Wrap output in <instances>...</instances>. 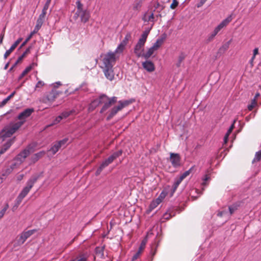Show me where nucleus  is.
I'll list each match as a JSON object with an SVG mask.
<instances>
[{"mask_svg": "<svg viewBox=\"0 0 261 261\" xmlns=\"http://www.w3.org/2000/svg\"><path fill=\"white\" fill-rule=\"evenodd\" d=\"M255 104H256L255 100L254 99L252 100L251 103L248 106V110H250V111H251L253 109V108L254 107Z\"/></svg>", "mask_w": 261, "mask_h": 261, "instance_id": "obj_46", "label": "nucleus"}, {"mask_svg": "<svg viewBox=\"0 0 261 261\" xmlns=\"http://www.w3.org/2000/svg\"><path fill=\"white\" fill-rule=\"evenodd\" d=\"M22 125V121L11 123L5 126L0 132V139L4 141L6 138L10 137L14 134Z\"/></svg>", "mask_w": 261, "mask_h": 261, "instance_id": "obj_2", "label": "nucleus"}, {"mask_svg": "<svg viewBox=\"0 0 261 261\" xmlns=\"http://www.w3.org/2000/svg\"><path fill=\"white\" fill-rule=\"evenodd\" d=\"M16 166H17L16 163H14L13 164H12L10 167V168H8L6 170L5 174H10L14 170V169L16 168Z\"/></svg>", "mask_w": 261, "mask_h": 261, "instance_id": "obj_34", "label": "nucleus"}, {"mask_svg": "<svg viewBox=\"0 0 261 261\" xmlns=\"http://www.w3.org/2000/svg\"><path fill=\"white\" fill-rule=\"evenodd\" d=\"M206 1L207 0H200L199 3L198 4H197V7L198 8L201 7L206 2Z\"/></svg>", "mask_w": 261, "mask_h": 261, "instance_id": "obj_52", "label": "nucleus"}, {"mask_svg": "<svg viewBox=\"0 0 261 261\" xmlns=\"http://www.w3.org/2000/svg\"><path fill=\"white\" fill-rule=\"evenodd\" d=\"M78 17H81V21L84 22H87L90 17L89 12L86 10L81 11L79 14H75V19H77Z\"/></svg>", "mask_w": 261, "mask_h": 261, "instance_id": "obj_14", "label": "nucleus"}, {"mask_svg": "<svg viewBox=\"0 0 261 261\" xmlns=\"http://www.w3.org/2000/svg\"><path fill=\"white\" fill-rule=\"evenodd\" d=\"M44 83L43 81H39L36 85L35 89L37 90L38 88H41L43 87Z\"/></svg>", "mask_w": 261, "mask_h": 261, "instance_id": "obj_44", "label": "nucleus"}, {"mask_svg": "<svg viewBox=\"0 0 261 261\" xmlns=\"http://www.w3.org/2000/svg\"><path fill=\"white\" fill-rule=\"evenodd\" d=\"M33 68V65L28 66L20 75L19 79H21L25 75H27Z\"/></svg>", "mask_w": 261, "mask_h": 261, "instance_id": "obj_25", "label": "nucleus"}, {"mask_svg": "<svg viewBox=\"0 0 261 261\" xmlns=\"http://www.w3.org/2000/svg\"><path fill=\"white\" fill-rule=\"evenodd\" d=\"M210 179V177L208 175H205L203 178V182H202V185L204 186L206 185V181Z\"/></svg>", "mask_w": 261, "mask_h": 261, "instance_id": "obj_50", "label": "nucleus"}, {"mask_svg": "<svg viewBox=\"0 0 261 261\" xmlns=\"http://www.w3.org/2000/svg\"><path fill=\"white\" fill-rule=\"evenodd\" d=\"M166 38V36L164 35V36H161L159 38L155 41V42L153 44L152 47L155 50H158L161 45L163 44Z\"/></svg>", "mask_w": 261, "mask_h": 261, "instance_id": "obj_19", "label": "nucleus"}, {"mask_svg": "<svg viewBox=\"0 0 261 261\" xmlns=\"http://www.w3.org/2000/svg\"><path fill=\"white\" fill-rule=\"evenodd\" d=\"M224 214H225V212H224V211L220 212L218 213V216L219 217H222Z\"/></svg>", "mask_w": 261, "mask_h": 261, "instance_id": "obj_62", "label": "nucleus"}, {"mask_svg": "<svg viewBox=\"0 0 261 261\" xmlns=\"http://www.w3.org/2000/svg\"><path fill=\"white\" fill-rule=\"evenodd\" d=\"M58 95L56 91H51L46 96L42 98V101L44 103H51L53 102Z\"/></svg>", "mask_w": 261, "mask_h": 261, "instance_id": "obj_10", "label": "nucleus"}, {"mask_svg": "<svg viewBox=\"0 0 261 261\" xmlns=\"http://www.w3.org/2000/svg\"><path fill=\"white\" fill-rule=\"evenodd\" d=\"M33 109H27L18 116V119L20 120L19 122H23V124L25 122V119L29 117L33 112Z\"/></svg>", "mask_w": 261, "mask_h": 261, "instance_id": "obj_11", "label": "nucleus"}, {"mask_svg": "<svg viewBox=\"0 0 261 261\" xmlns=\"http://www.w3.org/2000/svg\"><path fill=\"white\" fill-rule=\"evenodd\" d=\"M15 92L14 91L13 92H12L9 96L11 97V98H12L15 95Z\"/></svg>", "mask_w": 261, "mask_h": 261, "instance_id": "obj_64", "label": "nucleus"}, {"mask_svg": "<svg viewBox=\"0 0 261 261\" xmlns=\"http://www.w3.org/2000/svg\"><path fill=\"white\" fill-rule=\"evenodd\" d=\"M38 179V176L34 175L32 176L27 181L26 186L22 189L19 194L23 197H25L30 192V190L33 187L35 183Z\"/></svg>", "mask_w": 261, "mask_h": 261, "instance_id": "obj_8", "label": "nucleus"}, {"mask_svg": "<svg viewBox=\"0 0 261 261\" xmlns=\"http://www.w3.org/2000/svg\"><path fill=\"white\" fill-rule=\"evenodd\" d=\"M132 38V35H131V33H127L124 39L122 40V41L121 42V43H122L123 44H124V45H126L128 43L129 40L131 39Z\"/></svg>", "mask_w": 261, "mask_h": 261, "instance_id": "obj_28", "label": "nucleus"}, {"mask_svg": "<svg viewBox=\"0 0 261 261\" xmlns=\"http://www.w3.org/2000/svg\"><path fill=\"white\" fill-rule=\"evenodd\" d=\"M232 20L231 15H229L226 18L224 19L217 27L214 31L218 34L223 28L225 27Z\"/></svg>", "mask_w": 261, "mask_h": 261, "instance_id": "obj_12", "label": "nucleus"}, {"mask_svg": "<svg viewBox=\"0 0 261 261\" xmlns=\"http://www.w3.org/2000/svg\"><path fill=\"white\" fill-rule=\"evenodd\" d=\"M236 122V120H234L233 121V123L231 125V126H230L229 128L228 129V130H227L226 134H228V135H230V133H231L232 130H233V128H234V123Z\"/></svg>", "mask_w": 261, "mask_h": 261, "instance_id": "obj_49", "label": "nucleus"}, {"mask_svg": "<svg viewBox=\"0 0 261 261\" xmlns=\"http://www.w3.org/2000/svg\"><path fill=\"white\" fill-rule=\"evenodd\" d=\"M141 252L138 251L133 255L132 261H136L140 255Z\"/></svg>", "mask_w": 261, "mask_h": 261, "instance_id": "obj_45", "label": "nucleus"}, {"mask_svg": "<svg viewBox=\"0 0 261 261\" xmlns=\"http://www.w3.org/2000/svg\"><path fill=\"white\" fill-rule=\"evenodd\" d=\"M240 205L238 203H234L229 206L228 209L230 215H232L239 207Z\"/></svg>", "mask_w": 261, "mask_h": 261, "instance_id": "obj_26", "label": "nucleus"}, {"mask_svg": "<svg viewBox=\"0 0 261 261\" xmlns=\"http://www.w3.org/2000/svg\"><path fill=\"white\" fill-rule=\"evenodd\" d=\"M22 38H18L14 44L11 46L10 48L7 50L4 54V58L7 59L10 54L16 48L18 45L21 42Z\"/></svg>", "mask_w": 261, "mask_h": 261, "instance_id": "obj_15", "label": "nucleus"}, {"mask_svg": "<svg viewBox=\"0 0 261 261\" xmlns=\"http://www.w3.org/2000/svg\"><path fill=\"white\" fill-rule=\"evenodd\" d=\"M147 243V239H144L141 243V245L139 248L138 251H140L141 252H142V250L144 249L145 245Z\"/></svg>", "mask_w": 261, "mask_h": 261, "instance_id": "obj_39", "label": "nucleus"}, {"mask_svg": "<svg viewBox=\"0 0 261 261\" xmlns=\"http://www.w3.org/2000/svg\"><path fill=\"white\" fill-rule=\"evenodd\" d=\"M193 168H191L189 170L184 172L181 175L179 176L180 178L184 180L186 177H187L188 175H190Z\"/></svg>", "mask_w": 261, "mask_h": 261, "instance_id": "obj_35", "label": "nucleus"}, {"mask_svg": "<svg viewBox=\"0 0 261 261\" xmlns=\"http://www.w3.org/2000/svg\"><path fill=\"white\" fill-rule=\"evenodd\" d=\"M229 42H227V44H225V45L223 46L222 47V48H224V49H225V50L227 49L229 47Z\"/></svg>", "mask_w": 261, "mask_h": 261, "instance_id": "obj_61", "label": "nucleus"}, {"mask_svg": "<svg viewBox=\"0 0 261 261\" xmlns=\"http://www.w3.org/2000/svg\"><path fill=\"white\" fill-rule=\"evenodd\" d=\"M229 136V135H228L227 134H225V136L224 137V141L225 143H226L227 142Z\"/></svg>", "mask_w": 261, "mask_h": 261, "instance_id": "obj_57", "label": "nucleus"}, {"mask_svg": "<svg viewBox=\"0 0 261 261\" xmlns=\"http://www.w3.org/2000/svg\"><path fill=\"white\" fill-rule=\"evenodd\" d=\"M132 103L130 100H120L118 101V105L114 107L110 111L107 119L109 120L111 119L119 111H121L123 108L127 106Z\"/></svg>", "mask_w": 261, "mask_h": 261, "instance_id": "obj_6", "label": "nucleus"}, {"mask_svg": "<svg viewBox=\"0 0 261 261\" xmlns=\"http://www.w3.org/2000/svg\"><path fill=\"white\" fill-rule=\"evenodd\" d=\"M115 62L116 58L113 54H106L104 55L102 64L100 67L102 69L105 77L110 81L114 79L115 73L113 67Z\"/></svg>", "mask_w": 261, "mask_h": 261, "instance_id": "obj_1", "label": "nucleus"}, {"mask_svg": "<svg viewBox=\"0 0 261 261\" xmlns=\"http://www.w3.org/2000/svg\"><path fill=\"white\" fill-rule=\"evenodd\" d=\"M46 152L45 151H41L33 155L31 158L32 163H35L40 159L42 158L45 154Z\"/></svg>", "mask_w": 261, "mask_h": 261, "instance_id": "obj_18", "label": "nucleus"}, {"mask_svg": "<svg viewBox=\"0 0 261 261\" xmlns=\"http://www.w3.org/2000/svg\"><path fill=\"white\" fill-rule=\"evenodd\" d=\"M42 24H43L40 23V22H38L37 21L36 24L35 28L33 32L34 33H35V34L37 33L38 32V31L40 30V29L41 28Z\"/></svg>", "mask_w": 261, "mask_h": 261, "instance_id": "obj_40", "label": "nucleus"}, {"mask_svg": "<svg viewBox=\"0 0 261 261\" xmlns=\"http://www.w3.org/2000/svg\"><path fill=\"white\" fill-rule=\"evenodd\" d=\"M182 180H183L181 179L179 177L175 179L173 185V192H174L176 190Z\"/></svg>", "mask_w": 261, "mask_h": 261, "instance_id": "obj_24", "label": "nucleus"}, {"mask_svg": "<svg viewBox=\"0 0 261 261\" xmlns=\"http://www.w3.org/2000/svg\"><path fill=\"white\" fill-rule=\"evenodd\" d=\"M76 7H77V11L75 14H79V13L81 11H84L85 10L83 9V5L81 3L80 1H77L76 2Z\"/></svg>", "mask_w": 261, "mask_h": 261, "instance_id": "obj_27", "label": "nucleus"}, {"mask_svg": "<svg viewBox=\"0 0 261 261\" xmlns=\"http://www.w3.org/2000/svg\"><path fill=\"white\" fill-rule=\"evenodd\" d=\"M36 231V229L24 231L20 233L13 242L14 247H16L22 245L25 241Z\"/></svg>", "mask_w": 261, "mask_h": 261, "instance_id": "obj_5", "label": "nucleus"}, {"mask_svg": "<svg viewBox=\"0 0 261 261\" xmlns=\"http://www.w3.org/2000/svg\"><path fill=\"white\" fill-rule=\"evenodd\" d=\"M126 45H124V44H123L122 43H120L117 46V47L116 48V49L115 50V51L114 52H112V51H109L108 53H107V54H112L114 55L115 58H116V60L117 59V57H116V55L117 54H121L122 53Z\"/></svg>", "mask_w": 261, "mask_h": 261, "instance_id": "obj_17", "label": "nucleus"}, {"mask_svg": "<svg viewBox=\"0 0 261 261\" xmlns=\"http://www.w3.org/2000/svg\"><path fill=\"white\" fill-rule=\"evenodd\" d=\"M143 68L148 72H152L154 70V65L150 61H146L142 63Z\"/></svg>", "mask_w": 261, "mask_h": 261, "instance_id": "obj_16", "label": "nucleus"}, {"mask_svg": "<svg viewBox=\"0 0 261 261\" xmlns=\"http://www.w3.org/2000/svg\"><path fill=\"white\" fill-rule=\"evenodd\" d=\"M122 151L121 150H119L112 154L110 156V158H112V160L113 161L115 159L119 157L122 154Z\"/></svg>", "mask_w": 261, "mask_h": 261, "instance_id": "obj_29", "label": "nucleus"}, {"mask_svg": "<svg viewBox=\"0 0 261 261\" xmlns=\"http://www.w3.org/2000/svg\"><path fill=\"white\" fill-rule=\"evenodd\" d=\"M29 53H30V48L27 49L22 54V55L18 58L15 64H16L18 63L19 62H21L22 61V60L23 59V58H24L25 57L26 55L29 54Z\"/></svg>", "mask_w": 261, "mask_h": 261, "instance_id": "obj_30", "label": "nucleus"}, {"mask_svg": "<svg viewBox=\"0 0 261 261\" xmlns=\"http://www.w3.org/2000/svg\"><path fill=\"white\" fill-rule=\"evenodd\" d=\"M255 58V57H254V56H253L252 57V58H251V60H250V63H251V64H252V63H253V61H254V60Z\"/></svg>", "mask_w": 261, "mask_h": 261, "instance_id": "obj_63", "label": "nucleus"}, {"mask_svg": "<svg viewBox=\"0 0 261 261\" xmlns=\"http://www.w3.org/2000/svg\"><path fill=\"white\" fill-rule=\"evenodd\" d=\"M14 141L15 137L9 140L5 144H4L0 148V155L4 154L7 150H8L11 146V145L14 143Z\"/></svg>", "mask_w": 261, "mask_h": 261, "instance_id": "obj_13", "label": "nucleus"}, {"mask_svg": "<svg viewBox=\"0 0 261 261\" xmlns=\"http://www.w3.org/2000/svg\"><path fill=\"white\" fill-rule=\"evenodd\" d=\"M61 148V147L56 142L54 144L53 146L50 148V149L48 151L51 152L52 154L54 155L56 154L58 151L59 149Z\"/></svg>", "mask_w": 261, "mask_h": 261, "instance_id": "obj_23", "label": "nucleus"}, {"mask_svg": "<svg viewBox=\"0 0 261 261\" xmlns=\"http://www.w3.org/2000/svg\"><path fill=\"white\" fill-rule=\"evenodd\" d=\"M6 212L3 209L0 212V219H1L4 216Z\"/></svg>", "mask_w": 261, "mask_h": 261, "instance_id": "obj_56", "label": "nucleus"}, {"mask_svg": "<svg viewBox=\"0 0 261 261\" xmlns=\"http://www.w3.org/2000/svg\"><path fill=\"white\" fill-rule=\"evenodd\" d=\"M9 208V204L8 203H6L4 206V207L3 208V210H4L5 212L8 210Z\"/></svg>", "mask_w": 261, "mask_h": 261, "instance_id": "obj_60", "label": "nucleus"}, {"mask_svg": "<svg viewBox=\"0 0 261 261\" xmlns=\"http://www.w3.org/2000/svg\"><path fill=\"white\" fill-rule=\"evenodd\" d=\"M49 5L45 3L44 6V7H43V9L42 10V12L44 13V14H46L48 8H49Z\"/></svg>", "mask_w": 261, "mask_h": 261, "instance_id": "obj_48", "label": "nucleus"}, {"mask_svg": "<svg viewBox=\"0 0 261 261\" xmlns=\"http://www.w3.org/2000/svg\"><path fill=\"white\" fill-rule=\"evenodd\" d=\"M149 31H144L141 36L137 43L134 48V53L138 57H142L143 56L142 51H143L144 46L146 41L147 36L149 34Z\"/></svg>", "mask_w": 261, "mask_h": 261, "instance_id": "obj_4", "label": "nucleus"}, {"mask_svg": "<svg viewBox=\"0 0 261 261\" xmlns=\"http://www.w3.org/2000/svg\"><path fill=\"white\" fill-rule=\"evenodd\" d=\"M154 18L153 14L152 13L149 16L148 18V21H152Z\"/></svg>", "mask_w": 261, "mask_h": 261, "instance_id": "obj_58", "label": "nucleus"}, {"mask_svg": "<svg viewBox=\"0 0 261 261\" xmlns=\"http://www.w3.org/2000/svg\"><path fill=\"white\" fill-rule=\"evenodd\" d=\"M258 54V48H255L253 50V56H254V57L256 56V55Z\"/></svg>", "mask_w": 261, "mask_h": 261, "instance_id": "obj_55", "label": "nucleus"}, {"mask_svg": "<svg viewBox=\"0 0 261 261\" xmlns=\"http://www.w3.org/2000/svg\"><path fill=\"white\" fill-rule=\"evenodd\" d=\"M35 34V33L32 32L31 34L29 35V36L25 39V40L21 44L20 47H22L23 46H24L27 43V42L32 38V37Z\"/></svg>", "mask_w": 261, "mask_h": 261, "instance_id": "obj_38", "label": "nucleus"}, {"mask_svg": "<svg viewBox=\"0 0 261 261\" xmlns=\"http://www.w3.org/2000/svg\"><path fill=\"white\" fill-rule=\"evenodd\" d=\"M32 152V147L30 146L24 149L14 159L15 163L17 166L22 163L25 159Z\"/></svg>", "mask_w": 261, "mask_h": 261, "instance_id": "obj_7", "label": "nucleus"}, {"mask_svg": "<svg viewBox=\"0 0 261 261\" xmlns=\"http://www.w3.org/2000/svg\"><path fill=\"white\" fill-rule=\"evenodd\" d=\"M8 101H7V99L5 98L4 99L2 102L0 104V107H4Z\"/></svg>", "mask_w": 261, "mask_h": 261, "instance_id": "obj_53", "label": "nucleus"}, {"mask_svg": "<svg viewBox=\"0 0 261 261\" xmlns=\"http://www.w3.org/2000/svg\"><path fill=\"white\" fill-rule=\"evenodd\" d=\"M261 160V150L256 152L252 162H259Z\"/></svg>", "mask_w": 261, "mask_h": 261, "instance_id": "obj_33", "label": "nucleus"}, {"mask_svg": "<svg viewBox=\"0 0 261 261\" xmlns=\"http://www.w3.org/2000/svg\"><path fill=\"white\" fill-rule=\"evenodd\" d=\"M23 198H24V197H22L21 195H20L19 194V195L18 196L16 200V204L17 205H19L20 204V203L21 202V201Z\"/></svg>", "mask_w": 261, "mask_h": 261, "instance_id": "obj_47", "label": "nucleus"}, {"mask_svg": "<svg viewBox=\"0 0 261 261\" xmlns=\"http://www.w3.org/2000/svg\"><path fill=\"white\" fill-rule=\"evenodd\" d=\"M68 139L67 138H64V139L60 140L59 141L57 142L59 146L62 147V146H65V144L67 142Z\"/></svg>", "mask_w": 261, "mask_h": 261, "instance_id": "obj_41", "label": "nucleus"}, {"mask_svg": "<svg viewBox=\"0 0 261 261\" xmlns=\"http://www.w3.org/2000/svg\"><path fill=\"white\" fill-rule=\"evenodd\" d=\"M163 194V193H162L157 198H160V200H161V202H162V201L163 200V199H164L165 196L164 195H162Z\"/></svg>", "mask_w": 261, "mask_h": 261, "instance_id": "obj_59", "label": "nucleus"}, {"mask_svg": "<svg viewBox=\"0 0 261 261\" xmlns=\"http://www.w3.org/2000/svg\"><path fill=\"white\" fill-rule=\"evenodd\" d=\"M117 100V97L113 96L109 98L105 94H101L99 96V106H102L100 113H103L108 110L113 104L116 103Z\"/></svg>", "mask_w": 261, "mask_h": 261, "instance_id": "obj_3", "label": "nucleus"}, {"mask_svg": "<svg viewBox=\"0 0 261 261\" xmlns=\"http://www.w3.org/2000/svg\"><path fill=\"white\" fill-rule=\"evenodd\" d=\"M178 2L177 0H173L172 3L170 6V8L171 9H174L178 6Z\"/></svg>", "mask_w": 261, "mask_h": 261, "instance_id": "obj_43", "label": "nucleus"}, {"mask_svg": "<svg viewBox=\"0 0 261 261\" xmlns=\"http://www.w3.org/2000/svg\"><path fill=\"white\" fill-rule=\"evenodd\" d=\"M217 35V33L214 30L213 32H212L207 37V42L212 41L215 37Z\"/></svg>", "mask_w": 261, "mask_h": 261, "instance_id": "obj_37", "label": "nucleus"}, {"mask_svg": "<svg viewBox=\"0 0 261 261\" xmlns=\"http://www.w3.org/2000/svg\"><path fill=\"white\" fill-rule=\"evenodd\" d=\"M161 203L160 198H156L153 200L149 205V210L152 211L154 209Z\"/></svg>", "mask_w": 261, "mask_h": 261, "instance_id": "obj_22", "label": "nucleus"}, {"mask_svg": "<svg viewBox=\"0 0 261 261\" xmlns=\"http://www.w3.org/2000/svg\"><path fill=\"white\" fill-rule=\"evenodd\" d=\"M63 119V117H62L61 115H59V116H58L55 119V120L54 121L53 123L52 124H51L50 125H49V126H52L53 125H55V124H56L57 123H58L59 122H60V121Z\"/></svg>", "mask_w": 261, "mask_h": 261, "instance_id": "obj_42", "label": "nucleus"}, {"mask_svg": "<svg viewBox=\"0 0 261 261\" xmlns=\"http://www.w3.org/2000/svg\"><path fill=\"white\" fill-rule=\"evenodd\" d=\"M46 14L41 12V13L39 15V17L37 19V21L38 22H40V23L43 24L44 21V20H45V17H46Z\"/></svg>", "mask_w": 261, "mask_h": 261, "instance_id": "obj_31", "label": "nucleus"}, {"mask_svg": "<svg viewBox=\"0 0 261 261\" xmlns=\"http://www.w3.org/2000/svg\"><path fill=\"white\" fill-rule=\"evenodd\" d=\"M113 162L112 160V158L110 156L103 161L102 163L100 164V166L99 167V171L102 170L103 168L108 166L110 164H111Z\"/></svg>", "mask_w": 261, "mask_h": 261, "instance_id": "obj_20", "label": "nucleus"}, {"mask_svg": "<svg viewBox=\"0 0 261 261\" xmlns=\"http://www.w3.org/2000/svg\"><path fill=\"white\" fill-rule=\"evenodd\" d=\"M185 58V54L183 53H181L178 57V62L176 63V66L177 67H179L180 66L181 62L184 61Z\"/></svg>", "mask_w": 261, "mask_h": 261, "instance_id": "obj_32", "label": "nucleus"}, {"mask_svg": "<svg viewBox=\"0 0 261 261\" xmlns=\"http://www.w3.org/2000/svg\"><path fill=\"white\" fill-rule=\"evenodd\" d=\"M4 35H5L4 32L2 33L1 35H0V44L1 43H2V42H3V39H4Z\"/></svg>", "mask_w": 261, "mask_h": 261, "instance_id": "obj_54", "label": "nucleus"}, {"mask_svg": "<svg viewBox=\"0 0 261 261\" xmlns=\"http://www.w3.org/2000/svg\"><path fill=\"white\" fill-rule=\"evenodd\" d=\"M170 159V162L174 167L177 168L180 166V156L179 154L171 153Z\"/></svg>", "mask_w": 261, "mask_h": 261, "instance_id": "obj_9", "label": "nucleus"}, {"mask_svg": "<svg viewBox=\"0 0 261 261\" xmlns=\"http://www.w3.org/2000/svg\"><path fill=\"white\" fill-rule=\"evenodd\" d=\"M155 50L151 46L150 47L146 53H143L142 57L146 59L149 58L151 55L154 53Z\"/></svg>", "mask_w": 261, "mask_h": 261, "instance_id": "obj_21", "label": "nucleus"}, {"mask_svg": "<svg viewBox=\"0 0 261 261\" xmlns=\"http://www.w3.org/2000/svg\"><path fill=\"white\" fill-rule=\"evenodd\" d=\"M95 103H96L95 101H93V102H92L90 104V105L89 106V111H93V109H94V107L96 106V105H95Z\"/></svg>", "mask_w": 261, "mask_h": 261, "instance_id": "obj_51", "label": "nucleus"}, {"mask_svg": "<svg viewBox=\"0 0 261 261\" xmlns=\"http://www.w3.org/2000/svg\"><path fill=\"white\" fill-rule=\"evenodd\" d=\"M73 112H74V111L73 110H70L69 111H65L63 112L61 115L63 118H66L68 117L69 116H70L71 114H72Z\"/></svg>", "mask_w": 261, "mask_h": 261, "instance_id": "obj_36", "label": "nucleus"}]
</instances>
